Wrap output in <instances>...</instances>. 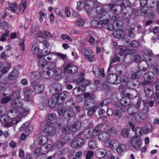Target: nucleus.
Masks as SVG:
<instances>
[{"label": "nucleus", "instance_id": "20", "mask_svg": "<svg viewBox=\"0 0 159 159\" xmlns=\"http://www.w3.org/2000/svg\"><path fill=\"white\" fill-rule=\"evenodd\" d=\"M30 111V109L29 108L25 107L22 109L21 107V110H20L19 112L17 111L16 115L20 117H24L29 114Z\"/></svg>", "mask_w": 159, "mask_h": 159}, {"label": "nucleus", "instance_id": "34", "mask_svg": "<svg viewBox=\"0 0 159 159\" xmlns=\"http://www.w3.org/2000/svg\"><path fill=\"white\" fill-rule=\"evenodd\" d=\"M31 51L34 54L38 55L39 53V48L38 45L36 43H34L32 45Z\"/></svg>", "mask_w": 159, "mask_h": 159}, {"label": "nucleus", "instance_id": "26", "mask_svg": "<svg viewBox=\"0 0 159 159\" xmlns=\"http://www.w3.org/2000/svg\"><path fill=\"white\" fill-rule=\"evenodd\" d=\"M30 123L29 122H26L20 128V131H25L26 132H27L30 131L29 128Z\"/></svg>", "mask_w": 159, "mask_h": 159}, {"label": "nucleus", "instance_id": "54", "mask_svg": "<svg viewBox=\"0 0 159 159\" xmlns=\"http://www.w3.org/2000/svg\"><path fill=\"white\" fill-rule=\"evenodd\" d=\"M132 52L129 49H127L125 50L124 51L122 49H121L119 52L120 55H122L124 53L125 55H127L128 54H131Z\"/></svg>", "mask_w": 159, "mask_h": 159}, {"label": "nucleus", "instance_id": "63", "mask_svg": "<svg viewBox=\"0 0 159 159\" xmlns=\"http://www.w3.org/2000/svg\"><path fill=\"white\" fill-rule=\"evenodd\" d=\"M96 143L94 141H91L89 142V148L93 149L96 147Z\"/></svg>", "mask_w": 159, "mask_h": 159}, {"label": "nucleus", "instance_id": "60", "mask_svg": "<svg viewBox=\"0 0 159 159\" xmlns=\"http://www.w3.org/2000/svg\"><path fill=\"white\" fill-rule=\"evenodd\" d=\"M70 146L71 147L74 148L79 147V144H78L75 138L71 142L70 144Z\"/></svg>", "mask_w": 159, "mask_h": 159}, {"label": "nucleus", "instance_id": "44", "mask_svg": "<svg viewBox=\"0 0 159 159\" xmlns=\"http://www.w3.org/2000/svg\"><path fill=\"white\" fill-rule=\"evenodd\" d=\"M63 11L62 9L60 8H57L55 9V12L57 15L62 18H64L65 16L63 14Z\"/></svg>", "mask_w": 159, "mask_h": 159}, {"label": "nucleus", "instance_id": "45", "mask_svg": "<svg viewBox=\"0 0 159 159\" xmlns=\"http://www.w3.org/2000/svg\"><path fill=\"white\" fill-rule=\"evenodd\" d=\"M75 138L78 144H79V147L83 146L84 142V139L79 137H76Z\"/></svg>", "mask_w": 159, "mask_h": 159}, {"label": "nucleus", "instance_id": "59", "mask_svg": "<svg viewBox=\"0 0 159 159\" xmlns=\"http://www.w3.org/2000/svg\"><path fill=\"white\" fill-rule=\"evenodd\" d=\"M64 14L67 17H69L70 15V8L69 7H66L64 10Z\"/></svg>", "mask_w": 159, "mask_h": 159}, {"label": "nucleus", "instance_id": "9", "mask_svg": "<svg viewBox=\"0 0 159 159\" xmlns=\"http://www.w3.org/2000/svg\"><path fill=\"white\" fill-rule=\"evenodd\" d=\"M121 78L119 76L115 74H111L107 76V81L109 83L113 84H117L120 83L121 81Z\"/></svg>", "mask_w": 159, "mask_h": 159}, {"label": "nucleus", "instance_id": "62", "mask_svg": "<svg viewBox=\"0 0 159 159\" xmlns=\"http://www.w3.org/2000/svg\"><path fill=\"white\" fill-rule=\"evenodd\" d=\"M129 3L128 0H124L123 1V2L121 6V7L122 8H124L129 6Z\"/></svg>", "mask_w": 159, "mask_h": 159}, {"label": "nucleus", "instance_id": "32", "mask_svg": "<svg viewBox=\"0 0 159 159\" xmlns=\"http://www.w3.org/2000/svg\"><path fill=\"white\" fill-rule=\"evenodd\" d=\"M142 74L140 70L134 72L132 75L131 78L132 79H138L142 77Z\"/></svg>", "mask_w": 159, "mask_h": 159}, {"label": "nucleus", "instance_id": "3", "mask_svg": "<svg viewBox=\"0 0 159 159\" xmlns=\"http://www.w3.org/2000/svg\"><path fill=\"white\" fill-rule=\"evenodd\" d=\"M81 126V123L79 121H77L74 124H68L65 125L62 130L63 133L69 132H75L79 130Z\"/></svg>", "mask_w": 159, "mask_h": 159}, {"label": "nucleus", "instance_id": "19", "mask_svg": "<svg viewBox=\"0 0 159 159\" xmlns=\"http://www.w3.org/2000/svg\"><path fill=\"white\" fill-rule=\"evenodd\" d=\"M44 86L42 84H36L34 86V91L36 93H42L44 91Z\"/></svg>", "mask_w": 159, "mask_h": 159}, {"label": "nucleus", "instance_id": "17", "mask_svg": "<svg viewBox=\"0 0 159 159\" xmlns=\"http://www.w3.org/2000/svg\"><path fill=\"white\" fill-rule=\"evenodd\" d=\"M118 145L119 142L117 141L115 139H113L111 140L110 139L108 140L107 142H105V146L112 149L115 148Z\"/></svg>", "mask_w": 159, "mask_h": 159}, {"label": "nucleus", "instance_id": "4", "mask_svg": "<svg viewBox=\"0 0 159 159\" xmlns=\"http://www.w3.org/2000/svg\"><path fill=\"white\" fill-rule=\"evenodd\" d=\"M54 63L51 66V63L48 64L47 67V70L42 72L40 75L44 79H50L53 75V69L56 66V60L55 59Z\"/></svg>", "mask_w": 159, "mask_h": 159}, {"label": "nucleus", "instance_id": "29", "mask_svg": "<svg viewBox=\"0 0 159 159\" xmlns=\"http://www.w3.org/2000/svg\"><path fill=\"white\" fill-rule=\"evenodd\" d=\"M106 151L103 148L98 149L96 151V155L99 158L103 157L105 155Z\"/></svg>", "mask_w": 159, "mask_h": 159}, {"label": "nucleus", "instance_id": "61", "mask_svg": "<svg viewBox=\"0 0 159 159\" xmlns=\"http://www.w3.org/2000/svg\"><path fill=\"white\" fill-rule=\"evenodd\" d=\"M139 45V43L136 41H132L129 45V46L130 47L134 48L138 47Z\"/></svg>", "mask_w": 159, "mask_h": 159}, {"label": "nucleus", "instance_id": "31", "mask_svg": "<svg viewBox=\"0 0 159 159\" xmlns=\"http://www.w3.org/2000/svg\"><path fill=\"white\" fill-rule=\"evenodd\" d=\"M91 25L92 27L96 28H101L102 25L99 22L95 20H93L91 22Z\"/></svg>", "mask_w": 159, "mask_h": 159}, {"label": "nucleus", "instance_id": "41", "mask_svg": "<svg viewBox=\"0 0 159 159\" xmlns=\"http://www.w3.org/2000/svg\"><path fill=\"white\" fill-rule=\"evenodd\" d=\"M152 126L150 125H147L143 129V132L145 134L148 133L152 131Z\"/></svg>", "mask_w": 159, "mask_h": 159}, {"label": "nucleus", "instance_id": "49", "mask_svg": "<svg viewBox=\"0 0 159 159\" xmlns=\"http://www.w3.org/2000/svg\"><path fill=\"white\" fill-rule=\"evenodd\" d=\"M39 20L40 22H42L43 21V17L44 18L46 19L47 18V15L43 13L42 11H40L39 12Z\"/></svg>", "mask_w": 159, "mask_h": 159}, {"label": "nucleus", "instance_id": "51", "mask_svg": "<svg viewBox=\"0 0 159 159\" xmlns=\"http://www.w3.org/2000/svg\"><path fill=\"white\" fill-rule=\"evenodd\" d=\"M114 11L115 12V13L114 14L113 16L112 17V19L113 20H115L114 22H113V23H115V21L117 22L118 20L120 21V20H117V19H118L120 17V16L119 14V13L117 12H116V11H115V9L114 10Z\"/></svg>", "mask_w": 159, "mask_h": 159}, {"label": "nucleus", "instance_id": "15", "mask_svg": "<svg viewBox=\"0 0 159 159\" xmlns=\"http://www.w3.org/2000/svg\"><path fill=\"white\" fill-rule=\"evenodd\" d=\"M78 71L77 67L70 64H67L64 68L65 72L70 74H74Z\"/></svg>", "mask_w": 159, "mask_h": 159}, {"label": "nucleus", "instance_id": "56", "mask_svg": "<svg viewBox=\"0 0 159 159\" xmlns=\"http://www.w3.org/2000/svg\"><path fill=\"white\" fill-rule=\"evenodd\" d=\"M85 23V21L82 19H79L76 22V25L79 26H83Z\"/></svg>", "mask_w": 159, "mask_h": 159}, {"label": "nucleus", "instance_id": "42", "mask_svg": "<svg viewBox=\"0 0 159 159\" xmlns=\"http://www.w3.org/2000/svg\"><path fill=\"white\" fill-rule=\"evenodd\" d=\"M84 78L81 77L76 80V83L78 85L81 86L82 87H85L86 84H84Z\"/></svg>", "mask_w": 159, "mask_h": 159}, {"label": "nucleus", "instance_id": "24", "mask_svg": "<svg viewBox=\"0 0 159 159\" xmlns=\"http://www.w3.org/2000/svg\"><path fill=\"white\" fill-rule=\"evenodd\" d=\"M46 58L47 60L49 61L50 62H52V64L51 63H49V64L51 63V66L54 63V60L56 59V61H57V58L56 57L55 54L52 52L51 53L49 54L48 55L45 57Z\"/></svg>", "mask_w": 159, "mask_h": 159}, {"label": "nucleus", "instance_id": "16", "mask_svg": "<svg viewBox=\"0 0 159 159\" xmlns=\"http://www.w3.org/2000/svg\"><path fill=\"white\" fill-rule=\"evenodd\" d=\"M100 130V128L98 126H96L95 128L93 133V131L91 132L90 131L89 132L88 134L86 135L85 134L86 132H84V137L87 139H92L93 137H95L97 135V133L99 132Z\"/></svg>", "mask_w": 159, "mask_h": 159}, {"label": "nucleus", "instance_id": "13", "mask_svg": "<svg viewBox=\"0 0 159 159\" xmlns=\"http://www.w3.org/2000/svg\"><path fill=\"white\" fill-rule=\"evenodd\" d=\"M52 123L50 122L47 123L46 127L44 130V133L48 136H52L55 133V128L51 126Z\"/></svg>", "mask_w": 159, "mask_h": 159}, {"label": "nucleus", "instance_id": "40", "mask_svg": "<svg viewBox=\"0 0 159 159\" xmlns=\"http://www.w3.org/2000/svg\"><path fill=\"white\" fill-rule=\"evenodd\" d=\"M110 102V100L109 99L104 100L102 102L98 105L97 107L98 108H100L108 104Z\"/></svg>", "mask_w": 159, "mask_h": 159}, {"label": "nucleus", "instance_id": "12", "mask_svg": "<svg viewBox=\"0 0 159 159\" xmlns=\"http://www.w3.org/2000/svg\"><path fill=\"white\" fill-rule=\"evenodd\" d=\"M141 139L135 136L132 139L131 144L134 148L137 150H139L141 144Z\"/></svg>", "mask_w": 159, "mask_h": 159}, {"label": "nucleus", "instance_id": "57", "mask_svg": "<svg viewBox=\"0 0 159 159\" xmlns=\"http://www.w3.org/2000/svg\"><path fill=\"white\" fill-rule=\"evenodd\" d=\"M61 37L63 40L66 39L70 42H71L72 41V39H71L70 37L66 34H61Z\"/></svg>", "mask_w": 159, "mask_h": 159}, {"label": "nucleus", "instance_id": "5", "mask_svg": "<svg viewBox=\"0 0 159 159\" xmlns=\"http://www.w3.org/2000/svg\"><path fill=\"white\" fill-rule=\"evenodd\" d=\"M94 2L95 3V4L92 2V4H91L90 6L89 7V11H91L90 13H87L90 16L92 17L99 18V17H101L102 16L101 14H99V12L101 8L99 7L96 6V4L98 3L97 2Z\"/></svg>", "mask_w": 159, "mask_h": 159}, {"label": "nucleus", "instance_id": "39", "mask_svg": "<svg viewBox=\"0 0 159 159\" xmlns=\"http://www.w3.org/2000/svg\"><path fill=\"white\" fill-rule=\"evenodd\" d=\"M56 118V115L54 113L48 114L47 116L46 120L48 123L53 120Z\"/></svg>", "mask_w": 159, "mask_h": 159}, {"label": "nucleus", "instance_id": "43", "mask_svg": "<svg viewBox=\"0 0 159 159\" xmlns=\"http://www.w3.org/2000/svg\"><path fill=\"white\" fill-rule=\"evenodd\" d=\"M55 148L54 146H52L51 145L48 144H47L45 145V149L44 152H42L44 154L47 153L48 151L50 149H53Z\"/></svg>", "mask_w": 159, "mask_h": 159}, {"label": "nucleus", "instance_id": "33", "mask_svg": "<svg viewBox=\"0 0 159 159\" xmlns=\"http://www.w3.org/2000/svg\"><path fill=\"white\" fill-rule=\"evenodd\" d=\"M62 73L61 70L59 68H57L54 71V74L56 76L55 79L56 80H58L61 79L60 75Z\"/></svg>", "mask_w": 159, "mask_h": 159}, {"label": "nucleus", "instance_id": "58", "mask_svg": "<svg viewBox=\"0 0 159 159\" xmlns=\"http://www.w3.org/2000/svg\"><path fill=\"white\" fill-rule=\"evenodd\" d=\"M120 60V58L119 56H116L114 58H112L111 59L110 64L109 66V67H111V65L115 62H116L117 61H119Z\"/></svg>", "mask_w": 159, "mask_h": 159}, {"label": "nucleus", "instance_id": "52", "mask_svg": "<svg viewBox=\"0 0 159 159\" xmlns=\"http://www.w3.org/2000/svg\"><path fill=\"white\" fill-rule=\"evenodd\" d=\"M51 52V50L49 48H44L43 49V56H43L44 57L46 56Z\"/></svg>", "mask_w": 159, "mask_h": 159}, {"label": "nucleus", "instance_id": "25", "mask_svg": "<svg viewBox=\"0 0 159 159\" xmlns=\"http://www.w3.org/2000/svg\"><path fill=\"white\" fill-rule=\"evenodd\" d=\"M10 120L11 119L6 115H2L0 116V121L2 122H4L7 127H8V124L10 122Z\"/></svg>", "mask_w": 159, "mask_h": 159}, {"label": "nucleus", "instance_id": "37", "mask_svg": "<svg viewBox=\"0 0 159 159\" xmlns=\"http://www.w3.org/2000/svg\"><path fill=\"white\" fill-rule=\"evenodd\" d=\"M8 9L11 11L12 12H15V11L17 9V5L15 3L10 4Z\"/></svg>", "mask_w": 159, "mask_h": 159}, {"label": "nucleus", "instance_id": "10", "mask_svg": "<svg viewBox=\"0 0 159 159\" xmlns=\"http://www.w3.org/2000/svg\"><path fill=\"white\" fill-rule=\"evenodd\" d=\"M81 52L86 59H88L90 61H92L93 60L94 55L92 52L85 48H83L81 49Z\"/></svg>", "mask_w": 159, "mask_h": 159}, {"label": "nucleus", "instance_id": "6", "mask_svg": "<svg viewBox=\"0 0 159 159\" xmlns=\"http://www.w3.org/2000/svg\"><path fill=\"white\" fill-rule=\"evenodd\" d=\"M120 21L118 20L114 23V25H116V28L115 27L113 35L114 37L117 39H120L123 36L124 32L121 30L122 26Z\"/></svg>", "mask_w": 159, "mask_h": 159}, {"label": "nucleus", "instance_id": "30", "mask_svg": "<svg viewBox=\"0 0 159 159\" xmlns=\"http://www.w3.org/2000/svg\"><path fill=\"white\" fill-rule=\"evenodd\" d=\"M20 116H16L13 118H11L10 122L8 123V126H11L13 124H16L18 123L20 121Z\"/></svg>", "mask_w": 159, "mask_h": 159}, {"label": "nucleus", "instance_id": "50", "mask_svg": "<svg viewBox=\"0 0 159 159\" xmlns=\"http://www.w3.org/2000/svg\"><path fill=\"white\" fill-rule=\"evenodd\" d=\"M125 148V146L124 145L121 144L117 148L116 151L118 153H121Z\"/></svg>", "mask_w": 159, "mask_h": 159}, {"label": "nucleus", "instance_id": "21", "mask_svg": "<svg viewBox=\"0 0 159 159\" xmlns=\"http://www.w3.org/2000/svg\"><path fill=\"white\" fill-rule=\"evenodd\" d=\"M8 48L5 50L2 51L1 53L0 57L2 59L6 60L11 55L9 54L8 51H10L11 49V47L9 45L7 46Z\"/></svg>", "mask_w": 159, "mask_h": 159}, {"label": "nucleus", "instance_id": "46", "mask_svg": "<svg viewBox=\"0 0 159 159\" xmlns=\"http://www.w3.org/2000/svg\"><path fill=\"white\" fill-rule=\"evenodd\" d=\"M57 111L59 115L62 116L64 115L66 112V109L64 107H59L58 108Z\"/></svg>", "mask_w": 159, "mask_h": 159}, {"label": "nucleus", "instance_id": "53", "mask_svg": "<svg viewBox=\"0 0 159 159\" xmlns=\"http://www.w3.org/2000/svg\"><path fill=\"white\" fill-rule=\"evenodd\" d=\"M98 108L97 107V106L92 107L88 111V114L89 115H91L94 113L96 110Z\"/></svg>", "mask_w": 159, "mask_h": 159}, {"label": "nucleus", "instance_id": "7", "mask_svg": "<svg viewBox=\"0 0 159 159\" xmlns=\"http://www.w3.org/2000/svg\"><path fill=\"white\" fill-rule=\"evenodd\" d=\"M91 4H92V2L90 1H86L84 2L79 1L77 2V9L78 10H80L84 8L86 12L90 14L91 11H89V7L90 6Z\"/></svg>", "mask_w": 159, "mask_h": 159}, {"label": "nucleus", "instance_id": "48", "mask_svg": "<svg viewBox=\"0 0 159 159\" xmlns=\"http://www.w3.org/2000/svg\"><path fill=\"white\" fill-rule=\"evenodd\" d=\"M11 95L10 96H6L2 98L1 100V102L2 103H5L8 102L11 99H12L11 97Z\"/></svg>", "mask_w": 159, "mask_h": 159}, {"label": "nucleus", "instance_id": "18", "mask_svg": "<svg viewBox=\"0 0 159 159\" xmlns=\"http://www.w3.org/2000/svg\"><path fill=\"white\" fill-rule=\"evenodd\" d=\"M98 138L99 140L103 142L105 145V142H107L108 140L110 139L105 131L104 132L100 133L98 136Z\"/></svg>", "mask_w": 159, "mask_h": 159}, {"label": "nucleus", "instance_id": "27", "mask_svg": "<svg viewBox=\"0 0 159 159\" xmlns=\"http://www.w3.org/2000/svg\"><path fill=\"white\" fill-rule=\"evenodd\" d=\"M18 71L17 70H12L9 75V78L11 80L15 79L18 76Z\"/></svg>", "mask_w": 159, "mask_h": 159}, {"label": "nucleus", "instance_id": "14", "mask_svg": "<svg viewBox=\"0 0 159 159\" xmlns=\"http://www.w3.org/2000/svg\"><path fill=\"white\" fill-rule=\"evenodd\" d=\"M130 99L128 98L124 97L121 99L120 102L116 104V106L121 110L125 111L126 110L125 106L127 105L128 101Z\"/></svg>", "mask_w": 159, "mask_h": 159}, {"label": "nucleus", "instance_id": "55", "mask_svg": "<svg viewBox=\"0 0 159 159\" xmlns=\"http://www.w3.org/2000/svg\"><path fill=\"white\" fill-rule=\"evenodd\" d=\"M9 32L6 31L4 33L2 34L1 36L0 41L2 42H4L6 39V38L8 36Z\"/></svg>", "mask_w": 159, "mask_h": 159}, {"label": "nucleus", "instance_id": "8", "mask_svg": "<svg viewBox=\"0 0 159 159\" xmlns=\"http://www.w3.org/2000/svg\"><path fill=\"white\" fill-rule=\"evenodd\" d=\"M115 5L113 4L106 5L102 7H100L101 9L100 10L99 14L102 15L101 17H99V18H102L103 16L108 14V12L111 11L114 8Z\"/></svg>", "mask_w": 159, "mask_h": 159}, {"label": "nucleus", "instance_id": "22", "mask_svg": "<svg viewBox=\"0 0 159 159\" xmlns=\"http://www.w3.org/2000/svg\"><path fill=\"white\" fill-rule=\"evenodd\" d=\"M37 57L39 58V65L40 68H43L47 64V61L43 56L40 55H37Z\"/></svg>", "mask_w": 159, "mask_h": 159}, {"label": "nucleus", "instance_id": "28", "mask_svg": "<svg viewBox=\"0 0 159 159\" xmlns=\"http://www.w3.org/2000/svg\"><path fill=\"white\" fill-rule=\"evenodd\" d=\"M139 66L140 70L143 71H145L148 67V65L146 60L142 61L139 64Z\"/></svg>", "mask_w": 159, "mask_h": 159}, {"label": "nucleus", "instance_id": "1", "mask_svg": "<svg viewBox=\"0 0 159 159\" xmlns=\"http://www.w3.org/2000/svg\"><path fill=\"white\" fill-rule=\"evenodd\" d=\"M11 97L12 98L11 105L14 109L10 110V113L11 114L14 112L17 113V111L19 112L20 110H21L23 105V100L20 98V92L16 91L13 93Z\"/></svg>", "mask_w": 159, "mask_h": 159}, {"label": "nucleus", "instance_id": "64", "mask_svg": "<svg viewBox=\"0 0 159 159\" xmlns=\"http://www.w3.org/2000/svg\"><path fill=\"white\" fill-rule=\"evenodd\" d=\"M134 32V28H131L129 29L128 30L129 35L131 37H134L135 35Z\"/></svg>", "mask_w": 159, "mask_h": 159}, {"label": "nucleus", "instance_id": "2", "mask_svg": "<svg viewBox=\"0 0 159 159\" xmlns=\"http://www.w3.org/2000/svg\"><path fill=\"white\" fill-rule=\"evenodd\" d=\"M68 93L67 91H64L60 94H55L49 101L47 100H45L43 104L45 105L48 104L51 107H54L57 103L58 104H61L63 102L64 99L67 97Z\"/></svg>", "mask_w": 159, "mask_h": 159}, {"label": "nucleus", "instance_id": "23", "mask_svg": "<svg viewBox=\"0 0 159 159\" xmlns=\"http://www.w3.org/2000/svg\"><path fill=\"white\" fill-rule=\"evenodd\" d=\"M105 131L108 135L110 136H114L116 134V130L114 128H110L109 126L107 127L106 128H105Z\"/></svg>", "mask_w": 159, "mask_h": 159}, {"label": "nucleus", "instance_id": "47", "mask_svg": "<svg viewBox=\"0 0 159 159\" xmlns=\"http://www.w3.org/2000/svg\"><path fill=\"white\" fill-rule=\"evenodd\" d=\"M141 11L144 14H147L148 13H149L151 11V9L150 8L147 7H142L141 8Z\"/></svg>", "mask_w": 159, "mask_h": 159}, {"label": "nucleus", "instance_id": "11", "mask_svg": "<svg viewBox=\"0 0 159 159\" xmlns=\"http://www.w3.org/2000/svg\"><path fill=\"white\" fill-rule=\"evenodd\" d=\"M154 77V73L151 71H149L143 75L144 80L142 82V84L143 85L148 84L151 82L152 80Z\"/></svg>", "mask_w": 159, "mask_h": 159}, {"label": "nucleus", "instance_id": "38", "mask_svg": "<svg viewBox=\"0 0 159 159\" xmlns=\"http://www.w3.org/2000/svg\"><path fill=\"white\" fill-rule=\"evenodd\" d=\"M26 6V2L25 1H22L19 4V9L22 13L24 12V10Z\"/></svg>", "mask_w": 159, "mask_h": 159}, {"label": "nucleus", "instance_id": "35", "mask_svg": "<svg viewBox=\"0 0 159 159\" xmlns=\"http://www.w3.org/2000/svg\"><path fill=\"white\" fill-rule=\"evenodd\" d=\"M66 140L65 139L62 140H59L57 141L55 144L54 145V147H56L57 148H59L62 147L66 143Z\"/></svg>", "mask_w": 159, "mask_h": 159}, {"label": "nucleus", "instance_id": "36", "mask_svg": "<svg viewBox=\"0 0 159 159\" xmlns=\"http://www.w3.org/2000/svg\"><path fill=\"white\" fill-rule=\"evenodd\" d=\"M48 140L47 137L44 135L40 136L38 139V141L40 144H45Z\"/></svg>", "mask_w": 159, "mask_h": 159}]
</instances>
